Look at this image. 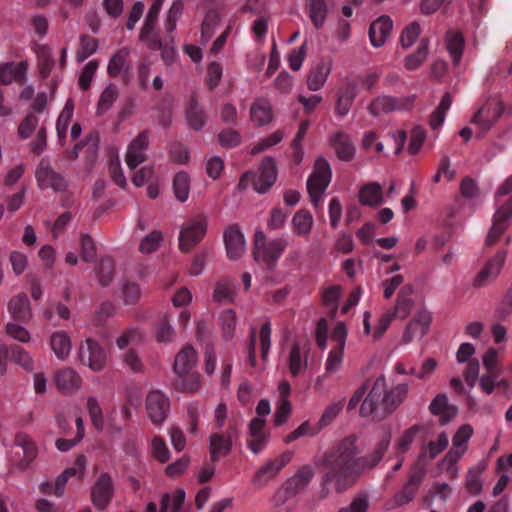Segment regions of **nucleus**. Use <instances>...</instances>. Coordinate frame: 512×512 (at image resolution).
Segmentation results:
<instances>
[{"label": "nucleus", "instance_id": "12", "mask_svg": "<svg viewBox=\"0 0 512 512\" xmlns=\"http://www.w3.org/2000/svg\"><path fill=\"white\" fill-rule=\"evenodd\" d=\"M208 226V220L205 216H201L193 221L186 228L182 229L179 234V248L182 252H189L204 237Z\"/></svg>", "mask_w": 512, "mask_h": 512}, {"label": "nucleus", "instance_id": "34", "mask_svg": "<svg viewBox=\"0 0 512 512\" xmlns=\"http://www.w3.org/2000/svg\"><path fill=\"white\" fill-rule=\"evenodd\" d=\"M49 345L57 359L66 360L72 349V342L69 334L65 331H56L49 338Z\"/></svg>", "mask_w": 512, "mask_h": 512}, {"label": "nucleus", "instance_id": "9", "mask_svg": "<svg viewBox=\"0 0 512 512\" xmlns=\"http://www.w3.org/2000/svg\"><path fill=\"white\" fill-rule=\"evenodd\" d=\"M79 358L82 364L94 372L102 371L107 364V354L100 344L92 338H87L79 347Z\"/></svg>", "mask_w": 512, "mask_h": 512}, {"label": "nucleus", "instance_id": "31", "mask_svg": "<svg viewBox=\"0 0 512 512\" xmlns=\"http://www.w3.org/2000/svg\"><path fill=\"white\" fill-rule=\"evenodd\" d=\"M429 410L433 415L440 418L441 424H447L457 413V408L449 404L446 394H438L429 405Z\"/></svg>", "mask_w": 512, "mask_h": 512}, {"label": "nucleus", "instance_id": "7", "mask_svg": "<svg viewBox=\"0 0 512 512\" xmlns=\"http://www.w3.org/2000/svg\"><path fill=\"white\" fill-rule=\"evenodd\" d=\"M147 417L156 427H161L170 412L169 398L159 390L151 391L145 399Z\"/></svg>", "mask_w": 512, "mask_h": 512}, {"label": "nucleus", "instance_id": "20", "mask_svg": "<svg viewBox=\"0 0 512 512\" xmlns=\"http://www.w3.org/2000/svg\"><path fill=\"white\" fill-rule=\"evenodd\" d=\"M226 253L229 259L237 260L246 252V241L243 233L236 226L228 227L223 234Z\"/></svg>", "mask_w": 512, "mask_h": 512}, {"label": "nucleus", "instance_id": "16", "mask_svg": "<svg viewBox=\"0 0 512 512\" xmlns=\"http://www.w3.org/2000/svg\"><path fill=\"white\" fill-rule=\"evenodd\" d=\"M293 453L286 451L275 459L267 460L253 476V483L263 485L276 477L279 472L291 461Z\"/></svg>", "mask_w": 512, "mask_h": 512}, {"label": "nucleus", "instance_id": "47", "mask_svg": "<svg viewBox=\"0 0 512 512\" xmlns=\"http://www.w3.org/2000/svg\"><path fill=\"white\" fill-rule=\"evenodd\" d=\"M344 406V400L330 403L322 413L316 430L312 433L313 435L318 433L321 429L331 424L342 411Z\"/></svg>", "mask_w": 512, "mask_h": 512}, {"label": "nucleus", "instance_id": "51", "mask_svg": "<svg viewBox=\"0 0 512 512\" xmlns=\"http://www.w3.org/2000/svg\"><path fill=\"white\" fill-rule=\"evenodd\" d=\"M452 103V99L449 93H446L438 107L435 109V111L432 113L430 118V126L432 129L436 130L442 126L445 120V116L447 111L449 110Z\"/></svg>", "mask_w": 512, "mask_h": 512}, {"label": "nucleus", "instance_id": "26", "mask_svg": "<svg viewBox=\"0 0 512 512\" xmlns=\"http://www.w3.org/2000/svg\"><path fill=\"white\" fill-rule=\"evenodd\" d=\"M329 144L340 160L349 162L354 158L356 152L355 146L350 136L345 132H334L329 138Z\"/></svg>", "mask_w": 512, "mask_h": 512}, {"label": "nucleus", "instance_id": "18", "mask_svg": "<svg viewBox=\"0 0 512 512\" xmlns=\"http://www.w3.org/2000/svg\"><path fill=\"white\" fill-rule=\"evenodd\" d=\"M360 80L356 77L346 78L337 93L335 112L338 116H346L353 104Z\"/></svg>", "mask_w": 512, "mask_h": 512}, {"label": "nucleus", "instance_id": "40", "mask_svg": "<svg viewBox=\"0 0 512 512\" xmlns=\"http://www.w3.org/2000/svg\"><path fill=\"white\" fill-rule=\"evenodd\" d=\"M384 201L382 187L377 182L364 185L359 191V202L362 205L375 207Z\"/></svg>", "mask_w": 512, "mask_h": 512}, {"label": "nucleus", "instance_id": "15", "mask_svg": "<svg viewBox=\"0 0 512 512\" xmlns=\"http://www.w3.org/2000/svg\"><path fill=\"white\" fill-rule=\"evenodd\" d=\"M150 139L148 131L140 132L129 144L125 154V162L129 169L134 170L145 162L146 150L149 147Z\"/></svg>", "mask_w": 512, "mask_h": 512}, {"label": "nucleus", "instance_id": "62", "mask_svg": "<svg viewBox=\"0 0 512 512\" xmlns=\"http://www.w3.org/2000/svg\"><path fill=\"white\" fill-rule=\"evenodd\" d=\"M295 496L296 494L284 483L274 492L271 498V505L274 510L279 511L290 499Z\"/></svg>", "mask_w": 512, "mask_h": 512}, {"label": "nucleus", "instance_id": "60", "mask_svg": "<svg viewBox=\"0 0 512 512\" xmlns=\"http://www.w3.org/2000/svg\"><path fill=\"white\" fill-rule=\"evenodd\" d=\"M162 241V232L159 230H154L141 240L139 251L143 254H150L161 245Z\"/></svg>", "mask_w": 512, "mask_h": 512}, {"label": "nucleus", "instance_id": "11", "mask_svg": "<svg viewBox=\"0 0 512 512\" xmlns=\"http://www.w3.org/2000/svg\"><path fill=\"white\" fill-rule=\"evenodd\" d=\"M506 255V251H498L491 257L474 277L473 287L482 288L492 283L499 276L504 266Z\"/></svg>", "mask_w": 512, "mask_h": 512}, {"label": "nucleus", "instance_id": "37", "mask_svg": "<svg viewBox=\"0 0 512 512\" xmlns=\"http://www.w3.org/2000/svg\"><path fill=\"white\" fill-rule=\"evenodd\" d=\"M464 45V37L459 31L450 30L446 33L445 46L455 66L460 64Z\"/></svg>", "mask_w": 512, "mask_h": 512}, {"label": "nucleus", "instance_id": "55", "mask_svg": "<svg viewBox=\"0 0 512 512\" xmlns=\"http://www.w3.org/2000/svg\"><path fill=\"white\" fill-rule=\"evenodd\" d=\"M156 339L159 342L168 343L173 341L175 331L170 323V319L167 314H163L159 317L156 325Z\"/></svg>", "mask_w": 512, "mask_h": 512}, {"label": "nucleus", "instance_id": "42", "mask_svg": "<svg viewBox=\"0 0 512 512\" xmlns=\"http://www.w3.org/2000/svg\"><path fill=\"white\" fill-rule=\"evenodd\" d=\"M185 495V491L182 488H177L171 493L163 494L160 512H179L185 501Z\"/></svg>", "mask_w": 512, "mask_h": 512}, {"label": "nucleus", "instance_id": "3", "mask_svg": "<svg viewBox=\"0 0 512 512\" xmlns=\"http://www.w3.org/2000/svg\"><path fill=\"white\" fill-rule=\"evenodd\" d=\"M287 246L284 238L267 240L263 231L257 230L254 236L253 257L257 263L274 268Z\"/></svg>", "mask_w": 512, "mask_h": 512}, {"label": "nucleus", "instance_id": "19", "mask_svg": "<svg viewBox=\"0 0 512 512\" xmlns=\"http://www.w3.org/2000/svg\"><path fill=\"white\" fill-rule=\"evenodd\" d=\"M413 100V97H403L398 99L392 96H381L372 101L368 109L371 114L378 116L382 113L409 109L413 104Z\"/></svg>", "mask_w": 512, "mask_h": 512}, {"label": "nucleus", "instance_id": "17", "mask_svg": "<svg viewBox=\"0 0 512 512\" xmlns=\"http://www.w3.org/2000/svg\"><path fill=\"white\" fill-rule=\"evenodd\" d=\"M114 494V485L108 473H102L91 489V499L94 506L104 510L110 503Z\"/></svg>", "mask_w": 512, "mask_h": 512}, {"label": "nucleus", "instance_id": "21", "mask_svg": "<svg viewBox=\"0 0 512 512\" xmlns=\"http://www.w3.org/2000/svg\"><path fill=\"white\" fill-rule=\"evenodd\" d=\"M332 171L329 162L324 157L315 161L314 171L307 180V189L326 191L331 181Z\"/></svg>", "mask_w": 512, "mask_h": 512}, {"label": "nucleus", "instance_id": "57", "mask_svg": "<svg viewBox=\"0 0 512 512\" xmlns=\"http://www.w3.org/2000/svg\"><path fill=\"white\" fill-rule=\"evenodd\" d=\"M117 96V87L114 84H109L100 95L97 105V114L102 115L107 112L116 101Z\"/></svg>", "mask_w": 512, "mask_h": 512}, {"label": "nucleus", "instance_id": "58", "mask_svg": "<svg viewBox=\"0 0 512 512\" xmlns=\"http://www.w3.org/2000/svg\"><path fill=\"white\" fill-rule=\"evenodd\" d=\"M344 359V349L334 347L330 350L325 363L324 377H328L339 371Z\"/></svg>", "mask_w": 512, "mask_h": 512}, {"label": "nucleus", "instance_id": "38", "mask_svg": "<svg viewBox=\"0 0 512 512\" xmlns=\"http://www.w3.org/2000/svg\"><path fill=\"white\" fill-rule=\"evenodd\" d=\"M292 232L296 236L308 237L314 225V219L308 210H298L291 221Z\"/></svg>", "mask_w": 512, "mask_h": 512}, {"label": "nucleus", "instance_id": "44", "mask_svg": "<svg viewBox=\"0 0 512 512\" xmlns=\"http://www.w3.org/2000/svg\"><path fill=\"white\" fill-rule=\"evenodd\" d=\"M220 22V13L217 9H210L207 11L201 27V42L202 44L208 43L214 34L215 28Z\"/></svg>", "mask_w": 512, "mask_h": 512}, {"label": "nucleus", "instance_id": "46", "mask_svg": "<svg viewBox=\"0 0 512 512\" xmlns=\"http://www.w3.org/2000/svg\"><path fill=\"white\" fill-rule=\"evenodd\" d=\"M173 192L175 198L184 203L188 200L190 193V178L185 172H179L173 179Z\"/></svg>", "mask_w": 512, "mask_h": 512}, {"label": "nucleus", "instance_id": "52", "mask_svg": "<svg viewBox=\"0 0 512 512\" xmlns=\"http://www.w3.org/2000/svg\"><path fill=\"white\" fill-rule=\"evenodd\" d=\"M98 48V41L96 38H93L88 35H82L79 38V47L76 52V59L78 62H83L91 55H93Z\"/></svg>", "mask_w": 512, "mask_h": 512}, {"label": "nucleus", "instance_id": "14", "mask_svg": "<svg viewBox=\"0 0 512 512\" xmlns=\"http://www.w3.org/2000/svg\"><path fill=\"white\" fill-rule=\"evenodd\" d=\"M511 215L512 196L494 213L493 223L485 240L486 246H493L498 241L499 237L508 228L509 218Z\"/></svg>", "mask_w": 512, "mask_h": 512}, {"label": "nucleus", "instance_id": "32", "mask_svg": "<svg viewBox=\"0 0 512 512\" xmlns=\"http://www.w3.org/2000/svg\"><path fill=\"white\" fill-rule=\"evenodd\" d=\"M331 64L329 62H320L312 67L307 75V87L311 91L320 90L326 83L330 73Z\"/></svg>", "mask_w": 512, "mask_h": 512}, {"label": "nucleus", "instance_id": "59", "mask_svg": "<svg viewBox=\"0 0 512 512\" xmlns=\"http://www.w3.org/2000/svg\"><path fill=\"white\" fill-rule=\"evenodd\" d=\"M285 136V133L282 130H276L269 136L260 139L257 143H255L251 148V154H258L278 143H280Z\"/></svg>", "mask_w": 512, "mask_h": 512}, {"label": "nucleus", "instance_id": "63", "mask_svg": "<svg viewBox=\"0 0 512 512\" xmlns=\"http://www.w3.org/2000/svg\"><path fill=\"white\" fill-rule=\"evenodd\" d=\"M141 289L135 282H125L121 287V299L126 305H132L139 301Z\"/></svg>", "mask_w": 512, "mask_h": 512}, {"label": "nucleus", "instance_id": "2", "mask_svg": "<svg viewBox=\"0 0 512 512\" xmlns=\"http://www.w3.org/2000/svg\"><path fill=\"white\" fill-rule=\"evenodd\" d=\"M358 453L355 436H348L335 444L325 457L326 480H353L359 473Z\"/></svg>", "mask_w": 512, "mask_h": 512}, {"label": "nucleus", "instance_id": "43", "mask_svg": "<svg viewBox=\"0 0 512 512\" xmlns=\"http://www.w3.org/2000/svg\"><path fill=\"white\" fill-rule=\"evenodd\" d=\"M186 119L188 125L195 129L200 130L206 121L203 109L199 106L195 97H192L186 109Z\"/></svg>", "mask_w": 512, "mask_h": 512}, {"label": "nucleus", "instance_id": "27", "mask_svg": "<svg viewBox=\"0 0 512 512\" xmlns=\"http://www.w3.org/2000/svg\"><path fill=\"white\" fill-rule=\"evenodd\" d=\"M426 470L424 467L416 468L409 476V479L401 492L395 495V504L398 506L409 503L415 496L421 482L424 479Z\"/></svg>", "mask_w": 512, "mask_h": 512}, {"label": "nucleus", "instance_id": "48", "mask_svg": "<svg viewBox=\"0 0 512 512\" xmlns=\"http://www.w3.org/2000/svg\"><path fill=\"white\" fill-rule=\"evenodd\" d=\"M156 24L157 23L155 22H149L148 20H145L141 29L140 39L145 42L150 49L161 50L163 46L158 34L155 31Z\"/></svg>", "mask_w": 512, "mask_h": 512}, {"label": "nucleus", "instance_id": "6", "mask_svg": "<svg viewBox=\"0 0 512 512\" xmlns=\"http://www.w3.org/2000/svg\"><path fill=\"white\" fill-rule=\"evenodd\" d=\"M249 177L253 178V186L258 193L267 192L275 183L277 178V169L274 159L271 157H266L261 162L257 172L245 173L239 181L240 188H245L246 180Z\"/></svg>", "mask_w": 512, "mask_h": 512}, {"label": "nucleus", "instance_id": "54", "mask_svg": "<svg viewBox=\"0 0 512 512\" xmlns=\"http://www.w3.org/2000/svg\"><path fill=\"white\" fill-rule=\"evenodd\" d=\"M130 54V49L123 47L117 50L109 60L107 71L110 76H118L124 69L126 59Z\"/></svg>", "mask_w": 512, "mask_h": 512}, {"label": "nucleus", "instance_id": "4", "mask_svg": "<svg viewBox=\"0 0 512 512\" xmlns=\"http://www.w3.org/2000/svg\"><path fill=\"white\" fill-rule=\"evenodd\" d=\"M504 110L505 106L499 98H488L485 103L475 111L471 119V123L477 127V134L479 136L486 134L502 116Z\"/></svg>", "mask_w": 512, "mask_h": 512}, {"label": "nucleus", "instance_id": "25", "mask_svg": "<svg viewBox=\"0 0 512 512\" xmlns=\"http://www.w3.org/2000/svg\"><path fill=\"white\" fill-rule=\"evenodd\" d=\"M393 29V22L389 16L383 15L373 21L369 28V38L373 47H382Z\"/></svg>", "mask_w": 512, "mask_h": 512}, {"label": "nucleus", "instance_id": "24", "mask_svg": "<svg viewBox=\"0 0 512 512\" xmlns=\"http://www.w3.org/2000/svg\"><path fill=\"white\" fill-rule=\"evenodd\" d=\"M14 444L23 450V457L15 465L18 469L25 470L38 456V447L35 441L24 432L15 435Z\"/></svg>", "mask_w": 512, "mask_h": 512}, {"label": "nucleus", "instance_id": "28", "mask_svg": "<svg viewBox=\"0 0 512 512\" xmlns=\"http://www.w3.org/2000/svg\"><path fill=\"white\" fill-rule=\"evenodd\" d=\"M54 381L57 388L64 394L77 391L82 383L81 377L72 368H63L55 373Z\"/></svg>", "mask_w": 512, "mask_h": 512}, {"label": "nucleus", "instance_id": "53", "mask_svg": "<svg viewBox=\"0 0 512 512\" xmlns=\"http://www.w3.org/2000/svg\"><path fill=\"white\" fill-rule=\"evenodd\" d=\"M419 431L420 427L418 425H414L402 432L395 445L396 454L398 457L409 450Z\"/></svg>", "mask_w": 512, "mask_h": 512}, {"label": "nucleus", "instance_id": "10", "mask_svg": "<svg viewBox=\"0 0 512 512\" xmlns=\"http://www.w3.org/2000/svg\"><path fill=\"white\" fill-rule=\"evenodd\" d=\"M237 438V430L229 427L226 431L213 432L209 436V453L213 462L227 456L233 449V441Z\"/></svg>", "mask_w": 512, "mask_h": 512}, {"label": "nucleus", "instance_id": "35", "mask_svg": "<svg viewBox=\"0 0 512 512\" xmlns=\"http://www.w3.org/2000/svg\"><path fill=\"white\" fill-rule=\"evenodd\" d=\"M27 71L26 62L0 64V84L7 85L14 81H23Z\"/></svg>", "mask_w": 512, "mask_h": 512}, {"label": "nucleus", "instance_id": "61", "mask_svg": "<svg viewBox=\"0 0 512 512\" xmlns=\"http://www.w3.org/2000/svg\"><path fill=\"white\" fill-rule=\"evenodd\" d=\"M184 9V4L181 0L173 1L170 9L167 12V16L165 19V29L168 33H171L175 30L177 21L181 17Z\"/></svg>", "mask_w": 512, "mask_h": 512}, {"label": "nucleus", "instance_id": "8", "mask_svg": "<svg viewBox=\"0 0 512 512\" xmlns=\"http://www.w3.org/2000/svg\"><path fill=\"white\" fill-rule=\"evenodd\" d=\"M35 177L41 190L52 189L55 192H62L67 188L65 178L52 168L49 159L46 157L40 160L35 171Z\"/></svg>", "mask_w": 512, "mask_h": 512}, {"label": "nucleus", "instance_id": "56", "mask_svg": "<svg viewBox=\"0 0 512 512\" xmlns=\"http://www.w3.org/2000/svg\"><path fill=\"white\" fill-rule=\"evenodd\" d=\"M11 359L20 365L24 370L31 372L34 370L33 357L19 345H13L10 348Z\"/></svg>", "mask_w": 512, "mask_h": 512}, {"label": "nucleus", "instance_id": "13", "mask_svg": "<svg viewBox=\"0 0 512 512\" xmlns=\"http://www.w3.org/2000/svg\"><path fill=\"white\" fill-rule=\"evenodd\" d=\"M432 322L431 313L427 310H419L412 320L406 325L401 344H409L415 339H422L427 333Z\"/></svg>", "mask_w": 512, "mask_h": 512}, {"label": "nucleus", "instance_id": "22", "mask_svg": "<svg viewBox=\"0 0 512 512\" xmlns=\"http://www.w3.org/2000/svg\"><path fill=\"white\" fill-rule=\"evenodd\" d=\"M473 435V428L469 424L459 427L452 438V447L446 453V461L458 462L467 450L468 441Z\"/></svg>", "mask_w": 512, "mask_h": 512}, {"label": "nucleus", "instance_id": "33", "mask_svg": "<svg viewBox=\"0 0 512 512\" xmlns=\"http://www.w3.org/2000/svg\"><path fill=\"white\" fill-rule=\"evenodd\" d=\"M250 118L257 126L269 124L273 120L272 106L266 98H257L250 107Z\"/></svg>", "mask_w": 512, "mask_h": 512}, {"label": "nucleus", "instance_id": "49", "mask_svg": "<svg viewBox=\"0 0 512 512\" xmlns=\"http://www.w3.org/2000/svg\"><path fill=\"white\" fill-rule=\"evenodd\" d=\"M309 16L316 28H321L326 20L327 5L324 0H308Z\"/></svg>", "mask_w": 512, "mask_h": 512}, {"label": "nucleus", "instance_id": "39", "mask_svg": "<svg viewBox=\"0 0 512 512\" xmlns=\"http://www.w3.org/2000/svg\"><path fill=\"white\" fill-rule=\"evenodd\" d=\"M8 311L12 318L16 320L26 321L30 319L32 312L27 295L21 293L14 296L8 304Z\"/></svg>", "mask_w": 512, "mask_h": 512}, {"label": "nucleus", "instance_id": "41", "mask_svg": "<svg viewBox=\"0 0 512 512\" xmlns=\"http://www.w3.org/2000/svg\"><path fill=\"white\" fill-rule=\"evenodd\" d=\"M485 469V462H479L477 465L468 469L465 476V488L470 495L477 496L482 492L483 482L481 475Z\"/></svg>", "mask_w": 512, "mask_h": 512}, {"label": "nucleus", "instance_id": "1", "mask_svg": "<svg viewBox=\"0 0 512 512\" xmlns=\"http://www.w3.org/2000/svg\"><path fill=\"white\" fill-rule=\"evenodd\" d=\"M407 384H397L390 390L383 374L372 383L364 382L351 396L347 409H355L362 401L360 415L375 421H381L392 414L404 401L408 394Z\"/></svg>", "mask_w": 512, "mask_h": 512}, {"label": "nucleus", "instance_id": "64", "mask_svg": "<svg viewBox=\"0 0 512 512\" xmlns=\"http://www.w3.org/2000/svg\"><path fill=\"white\" fill-rule=\"evenodd\" d=\"M421 32V27L417 22H413L404 28L400 37V44L402 48H410L418 39Z\"/></svg>", "mask_w": 512, "mask_h": 512}, {"label": "nucleus", "instance_id": "30", "mask_svg": "<svg viewBox=\"0 0 512 512\" xmlns=\"http://www.w3.org/2000/svg\"><path fill=\"white\" fill-rule=\"evenodd\" d=\"M309 349L306 346L294 344L291 347L288 357L289 371L296 377L306 370L308 364Z\"/></svg>", "mask_w": 512, "mask_h": 512}, {"label": "nucleus", "instance_id": "45", "mask_svg": "<svg viewBox=\"0 0 512 512\" xmlns=\"http://www.w3.org/2000/svg\"><path fill=\"white\" fill-rule=\"evenodd\" d=\"M429 51V40L427 38H423L415 53L408 55L405 59V67L408 70H416L421 64L424 62L428 55Z\"/></svg>", "mask_w": 512, "mask_h": 512}, {"label": "nucleus", "instance_id": "36", "mask_svg": "<svg viewBox=\"0 0 512 512\" xmlns=\"http://www.w3.org/2000/svg\"><path fill=\"white\" fill-rule=\"evenodd\" d=\"M237 291L234 281L230 278H223L216 282L213 291V300L219 304L233 303Z\"/></svg>", "mask_w": 512, "mask_h": 512}, {"label": "nucleus", "instance_id": "5", "mask_svg": "<svg viewBox=\"0 0 512 512\" xmlns=\"http://www.w3.org/2000/svg\"><path fill=\"white\" fill-rule=\"evenodd\" d=\"M196 363V351L191 346H185L175 357L174 372L181 378H189V382L184 384L185 389L189 391H194L199 387L198 376L194 373Z\"/></svg>", "mask_w": 512, "mask_h": 512}, {"label": "nucleus", "instance_id": "29", "mask_svg": "<svg viewBox=\"0 0 512 512\" xmlns=\"http://www.w3.org/2000/svg\"><path fill=\"white\" fill-rule=\"evenodd\" d=\"M314 475L315 470L311 465H303L285 481V484L297 495L308 487Z\"/></svg>", "mask_w": 512, "mask_h": 512}, {"label": "nucleus", "instance_id": "23", "mask_svg": "<svg viewBox=\"0 0 512 512\" xmlns=\"http://www.w3.org/2000/svg\"><path fill=\"white\" fill-rule=\"evenodd\" d=\"M264 427L265 420L260 417L252 419L249 424L247 446L254 454H259L269 441V434L264 431Z\"/></svg>", "mask_w": 512, "mask_h": 512}, {"label": "nucleus", "instance_id": "50", "mask_svg": "<svg viewBox=\"0 0 512 512\" xmlns=\"http://www.w3.org/2000/svg\"><path fill=\"white\" fill-rule=\"evenodd\" d=\"M73 112L74 102L72 99H68L60 112L56 123V131L59 138H64L66 136Z\"/></svg>", "mask_w": 512, "mask_h": 512}]
</instances>
